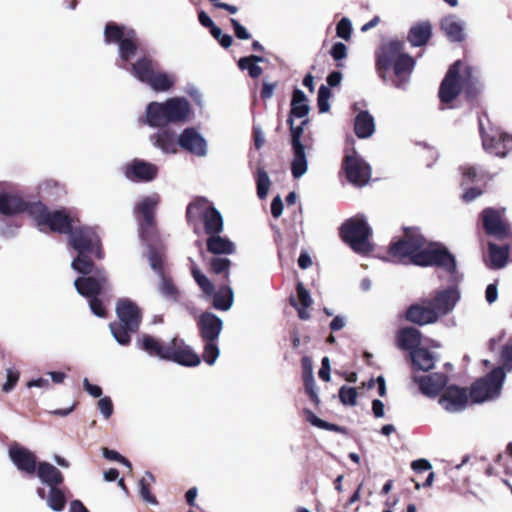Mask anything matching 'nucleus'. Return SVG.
Listing matches in <instances>:
<instances>
[{"instance_id":"obj_1","label":"nucleus","mask_w":512,"mask_h":512,"mask_svg":"<svg viewBox=\"0 0 512 512\" xmlns=\"http://www.w3.org/2000/svg\"><path fill=\"white\" fill-rule=\"evenodd\" d=\"M396 261L418 266L437 265L450 274L456 270L454 257L438 244L427 243L416 231L407 232L405 236L391 245L389 250Z\"/></svg>"},{"instance_id":"obj_2","label":"nucleus","mask_w":512,"mask_h":512,"mask_svg":"<svg viewBox=\"0 0 512 512\" xmlns=\"http://www.w3.org/2000/svg\"><path fill=\"white\" fill-rule=\"evenodd\" d=\"M69 233V244L78 252L77 257L71 262V267L83 275H89L93 270V262L87 254L94 253L98 259L104 256L99 236L91 227H72Z\"/></svg>"},{"instance_id":"obj_3","label":"nucleus","mask_w":512,"mask_h":512,"mask_svg":"<svg viewBox=\"0 0 512 512\" xmlns=\"http://www.w3.org/2000/svg\"><path fill=\"white\" fill-rule=\"evenodd\" d=\"M478 84L475 70L461 61H456L440 85L439 97L442 102L449 103L461 90H465L468 97H473L479 91Z\"/></svg>"},{"instance_id":"obj_4","label":"nucleus","mask_w":512,"mask_h":512,"mask_svg":"<svg viewBox=\"0 0 512 512\" xmlns=\"http://www.w3.org/2000/svg\"><path fill=\"white\" fill-rule=\"evenodd\" d=\"M118 323H111L110 330L120 345H127L131 341L130 333L137 331L142 314L140 308L130 299H120L116 305Z\"/></svg>"},{"instance_id":"obj_5","label":"nucleus","mask_w":512,"mask_h":512,"mask_svg":"<svg viewBox=\"0 0 512 512\" xmlns=\"http://www.w3.org/2000/svg\"><path fill=\"white\" fill-rule=\"evenodd\" d=\"M131 73L142 83L156 92L169 91L175 84L176 76L164 71H156L154 62L143 57L134 63L131 67Z\"/></svg>"},{"instance_id":"obj_6","label":"nucleus","mask_w":512,"mask_h":512,"mask_svg":"<svg viewBox=\"0 0 512 512\" xmlns=\"http://www.w3.org/2000/svg\"><path fill=\"white\" fill-rule=\"evenodd\" d=\"M201 338L204 341L203 360L213 365L220 355L217 340L223 328L222 320L213 313H203L198 321Z\"/></svg>"},{"instance_id":"obj_7","label":"nucleus","mask_w":512,"mask_h":512,"mask_svg":"<svg viewBox=\"0 0 512 512\" xmlns=\"http://www.w3.org/2000/svg\"><path fill=\"white\" fill-rule=\"evenodd\" d=\"M342 239L359 254H367L372 250L369 240L371 228L363 217H354L342 224L340 229Z\"/></svg>"},{"instance_id":"obj_8","label":"nucleus","mask_w":512,"mask_h":512,"mask_svg":"<svg viewBox=\"0 0 512 512\" xmlns=\"http://www.w3.org/2000/svg\"><path fill=\"white\" fill-rule=\"evenodd\" d=\"M29 215L40 231L49 229L54 232L68 233L72 229V220L63 211H48L40 202L30 204Z\"/></svg>"},{"instance_id":"obj_9","label":"nucleus","mask_w":512,"mask_h":512,"mask_svg":"<svg viewBox=\"0 0 512 512\" xmlns=\"http://www.w3.org/2000/svg\"><path fill=\"white\" fill-rule=\"evenodd\" d=\"M506 378L502 367L494 368L490 373L478 379L471 387L470 396L474 403H483L498 398Z\"/></svg>"},{"instance_id":"obj_10","label":"nucleus","mask_w":512,"mask_h":512,"mask_svg":"<svg viewBox=\"0 0 512 512\" xmlns=\"http://www.w3.org/2000/svg\"><path fill=\"white\" fill-rule=\"evenodd\" d=\"M104 36L107 44L114 43L119 46V57L122 61H129L135 56L138 40L132 29L118 26L115 23H108L105 27Z\"/></svg>"},{"instance_id":"obj_11","label":"nucleus","mask_w":512,"mask_h":512,"mask_svg":"<svg viewBox=\"0 0 512 512\" xmlns=\"http://www.w3.org/2000/svg\"><path fill=\"white\" fill-rule=\"evenodd\" d=\"M186 217L189 222L201 217L205 232L210 235L220 234L223 230V218L220 212L204 199L196 200L187 207Z\"/></svg>"},{"instance_id":"obj_12","label":"nucleus","mask_w":512,"mask_h":512,"mask_svg":"<svg viewBox=\"0 0 512 512\" xmlns=\"http://www.w3.org/2000/svg\"><path fill=\"white\" fill-rule=\"evenodd\" d=\"M480 132L482 145L485 151L497 157H505L512 151V137L497 128H490L486 131L480 120Z\"/></svg>"},{"instance_id":"obj_13","label":"nucleus","mask_w":512,"mask_h":512,"mask_svg":"<svg viewBox=\"0 0 512 512\" xmlns=\"http://www.w3.org/2000/svg\"><path fill=\"white\" fill-rule=\"evenodd\" d=\"M343 169L347 180L358 187L365 186L371 178L370 166L355 150L345 155Z\"/></svg>"},{"instance_id":"obj_14","label":"nucleus","mask_w":512,"mask_h":512,"mask_svg":"<svg viewBox=\"0 0 512 512\" xmlns=\"http://www.w3.org/2000/svg\"><path fill=\"white\" fill-rule=\"evenodd\" d=\"M91 273L93 275L79 277L74 281L77 292L86 298L97 296L109 287L107 274L104 270L93 268Z\"/></svg>"},{"instance_id":"obj_15","label":"nucleus","mask_w":512,"mask_h":512,"mask_svg":"<svg viewBox=\"0 0 512 512\" xmlns=\"http://www.w3.org/2000/svg\"><path fill=\"white\" fill-rule=\"evenodd\" d=\"M291 144L293 150V159L291 162V173L296 179L301 178L308 170V160L305 153V147L301 142L302 126H294L290 121Z\"/></svg>"},{"instance_id":"obj_16","label":"nucleus","mask_w":512,"mask_h":512,"mask_svg":"<svg viewBox=\"0 0 512 512\" xmlns=\"http://www.w3.org/2000/svg\"><path fill=\"white\" fill-rule=\"evenodd\" d=\"M30 205L23 198L15 193L11 184L0 183V214L11 216L27 210L29 212Z\"/></svg>"},{"instance_id":"obj_17","label":"nucleus","mask_w":512,"mask_h":512,"mask_svg":"<svg viewBox=\"0 0 512 512\" xmlns=\"http://www.w3.org/2000/svg\"><path fill=\"white\" fill-rule=\"evenodd\" d=\"M178 145L181 149L197 157H205L208 153L206 139L193 127L186 128L182 131L178 136Z\"/></svg>"},{"instance_id":"obj_18","label":"nucleus","mask_w":512,"mask_h":512,"mask_svg":"<svg viewBox=\"0 0 512 512\" xmlns=\"http://www.w3.org/2000/svg\"><path fill=\"white\" fill-rule=\"evenodd\" d=\"M166 360L189 367L197 366L201 362L199 356L183 340L176 337L169 343Z\"/></svg>"},{"instance_id":"obj_19","label":"nucleus","mask_w":512,"mask_h":512,"mask_svg":"<svg viewBox=\"0 0 512 512\" xmlns=\"http://www.w3.org/2000/svg\"><path fill=\"white\" fill-rule=\"evenodd\" d=\"M403 44L399 41H390L384 44L377 53L376 67L379 76L385 80L386 73L402 55Z\"/></svg>"},{"instance_id":"obj_20","label":"nucleus","mask_w":512,"mask_h":512,"mask_svg":"<svg viewBox=\"0 0 512 512\" xmlns=\"http://www.w3.org/2000/svg\"><path fill=\"white\" fill-rule=\"evenodd\" d=\"M9 458L18 470L25 472L29 475L36 473L37 458L36 455L29 449L13 444L8 451Z\"/></svg>"},{"instance_id":"obj_21","label":"nucleus","mask_w":512,"mask_h":512,"mask_svg":"<svg viewBox=\"0 0 512 512\" xmlns=\"http://www.w3.org/2000/svg\"><path fill=\"white\" fill-rule=\"evenodd\" d=\"M160 201L158 194H153L144 197L136 206V211L143 216L141 223V237L143 240L148 241L150 230L154 224V211Z\"/></svg>"},{"instance_id":"obj_22","label":"nucleus","mask_w":512,"mask_h":512,"mask_svg":"<svg viewBox=\"0 0 512 512\" xmlns=\"http://www.w3.org/2000/svg\"><path fill=\"white\" fill-rule=\"evenodd\" d=\"M460 294L456 287H448L436 293L434 298L430 301V305L438 318L439 316L450 313L457 302L459 301Z\"/></svg>"},{"instance_id":"obj_23","label":"nucleus","mask_w":512,"mask_h":512,"mask_svg":"<svg viewBox=\"0 0 512 512\" xmlns=\"http://www.w3.org/2000/svg\"><path fill=\"white\" fill-rule=\"evenodd\" d=\"M148 261L150 263L151 268L159 275L161 281L159 285V291L163 297L167 300L176 301L177 299V289L173 285V283L164 276L162 271V255L153 249H150L148 252Z\"/></svg>"},{"instance_id":"obj_24","label":"nucleus","mask_w":512,"mask_h":512,"mask_svg":"<svg viewBox=\"0 0 512 512\" xmlns=\"http://www.w3.org/2000/svg\"><path fill=\"white\" fill-rule=\"evenodd\" d=\"M468 403V394L466 389L457 386H449L439 399V404L444 410L450 413H456L464 410Z\"/></svg>"},{"instance_id":"obj_25","label":"nucleus","mask_w":512,"mask_h":512,"mask_svg":"<svg viewBox=\"0 0 512 512\" xmlns=\"http://www.w3.org/2000/svg\"><path fill=\"white\" fill-rule=\"evenodd\" d=\"M482 221L484 229L489 235L503 239L509 233L508 225L502 218L499 210L493 208L485 209L482 212Z\"/></svg>"},{"instance_id":"obj_26","label":"nucleus","mask_w":512,"mask_h":512,"mask_svg":"<svg viewBox=\"0 0 512 512\" xmlns=\"http://www.w3.org/2000/svg\"><path fill=\"white\" fill-rule=\"evenodd\" d=\"M158 173V168L143 160H134L126 166L125 175L130 180L151 181Z\"/></svg>"},{"instance_id":"obj_27","label":"nucleus","mask_w":512,"mask_h":512,"mask_svg":"<svg viewBox=\"0 0 512 512\" xmlns=\"http://www.w3.org/2000/svg\"><path fill=\"white\" fill-rule=\"evenodd\" d=\"M413 380L419 385L420 391L428 397L437 396L448 382L447 376L441 373L421 377L414 376Z\"/></svg>"},{"instance_id":"obj_28","label":"nucleus","mask_w":512,"mask_h":512,"mask_svg":"<svg viewBox=\"0 0 512 512\" xmlns=\"http://www.w3.org/2000/svg\"><path fill=\"white\" fill-rule=\"evenodd\" d=\"M309 105L308 100L304 92L300 89H295L293 92V97L291 101V111L290 116L288 118V124L290 125V121L294 124V118L301 119V122L298 126L304 127L308 123V113H309Z\"/></svg>"},{"instance_id":"obj_29","label":"nucleus","mask_w":512,"mask_h":512,"mask_svg":"<svg viewBox=\"0 0 512 512\" xmlns=\"http://www.w3.org/2000/svg\"><path fill=\"white\" fill-rule=\"evenodd\" d=\"M414 66L415 61L410 55L402 53V55L398 57L396 62L392 65L397 78L394 82L395 87L398 89L406 88Z\"/></svg>"},{"instance_id":"obj_30","label":"nucleus","mask_w":512,"mask_h":512,"mask_svg":"<svg viewBox=\"0 0 512 512\" xmlns=\"http://www.w3.org/2000/svg\"><path fill=\"white\" fill-rule=\"evenodd\" d=\"M170 123L185 122L188 120L191 108L187 99L173 97L166 101Z\"/></svg>"},{"instance_id":"obj_31","label":"nucleus","mask_w":512,"mask_h":512,"mask_svg":"<svg viewBox=\"0 0 512 512\" xmlns=\"http://www.w3.org/2000/svg\"><path fill=\"white\" fill-rule=\"evenodd\" d=\"M432 36V25L429 21L413 24L408 32L407 40L413 47H422L428 43Z\"/></svg>"},{"instance_id":"obj_32","label":"nucleus","mask_w":512,"mask_h":512,"mask_svg":"<svg viewBox=\"0 0 512 512\" xmlns=\"http://www.w3.org/2000/svg\"><path fill=\"white\" fill-rule=\"evenodd\" d=\"M145 122L151 127H162L170 123L166 101L149 103L146 108Z\"/></svg>"},{"instance_id":"obj_33","label":"nucleus","mask_w":512,"mask_h":512,"mask_svg":"<svg viewBox=\"0 0 512 512\" xmlns=\"http://www.w3.org/2000/svg\"><path fill=\"white\" fill-rule=\"evenodd\" d=\"M153 146L159 148L163 153H176L178 137L170 129H162L150 137Z\"/></svg>"},{"instance_id":"obj_34","label":"nucleus","mask_w":512,"mask_h":512,"mask_svg":"<svg viewBox=\"0 0 512 512\" xmlns=\"http://www.w3.org/2000/svg\"><path fill=\"white\" fill-rule=\"evenodd\" d=\"M465 23L455 15H449L442 19L441 28L452 42H461L465 38Z\"/></svg>"},{"instance_id":"obj_35","label":"nucleus","mask_w":512,"mask_h":512,"mask_svg":"<svg viewBox=\"0 0 512 512\" xmlns=\"http://www.w3.org/2000/svg\"><path fill=\"white\" fill-rule=\"evenodd\" d=\"M37 476L43 484L50 487L58 486L63 482L61 471L48 462H40L36 468Z\"/></svg>"},{"instance_id":"obj_36","label":"nucleus","mask_w":512,"mask_h":512,"mask_svg":"<svg viewBox=\"0 0 512 512\" xmlns=\"http://www.w3.org/2000/svg\"><path fill=\"white\" fill-rule=\"evenodd\" d=\"M137 345L150 356H156L162 360H166L169 344L163 345L156 338L145 334L141 338L137 339Z\"/></svg>"},{"instance_id":"obj_37","label":"nucleus","mask_w":512,"mask_h":512,"mask_svg":"<svg viewBox=\"0 0 512 512\" xmlns=\"http://www.w3.org/2000/svg\"><path fill=\"white\" fill-rule=\"evenodd\" d=\"M297 297V301L294 298H291L290 303L294 308L297 309L298 316L300 319L308 320L310 318L308 308L312 305L313 299L309 291L304 287L303 283L301 282L297 284Z\"/></svg>"},{"instance_id":"obj_38","label":"nucleus","mask_w":512,"mask_h":512,"mask_svg":"<svg viewBox=\"0 0 512 512\" xmlns=\"http://www.w3.org/2000/svg\"><path fill=\"white\" fill-rule=\"evenodd\" d=\"M36 493L40 499L46 500V504L51 510L60 512L65 508V495L57 486L49 488L47 497L45 496L44 488H38Z\"/></svg>"},{"instance_id":"obj_39","label":"nucleus","mask_w":512,"mask_h":512,"mask_svg":"<svg viewBox=\"0 0 512 512\" xmlns=\"http://www.w3.org/2000/svg\"><path fill=\"white\" fill-rule=\"evenodd\" d=\"M421 342V334L418 329L406 327L397 333L398 346L403 350H416Z\"/></svg>"},{"instance_id":"obj_40","label":"nucleus","mask_w":512,"mask_h":512,"mask_svg":"<svg viewBox=\"0 0 512 512\" xmlns=\"http://www.w3.org/2000/svg\"><path fill=\"white\" fill-rule=\"evenodd\" d=\"M406 317L409 321L419 325H425L433 323L437 320V317L429 304L427 307L424 306H412L408 309Z\"/></svg>"},{"instance_id":"obj_41","label":"nucleus","mask_w":512,"mask_h":512,"mask_svg":"<svg viewBox=\"0 0 512 512\" xmlns=\"http://www.w3.org/2000/svg\"><path fill=\"white\" fill-rule=\"evenodd\" d=\"M355 133L359 138H369L375 132V122L368 111H361L355 118Z\"/></svg>"},{"instance_id":"obj_42","label":"nucleus","mask_w":512,"mask_h":512,"mask_svg":"<svg viewBox=\"0 0 512 512\" xmlns=\"http://www.w3.org/2000/svg\"><path fill=\"white\" fill-rule=\"evenodd\" d=\"M410 357L415 368L428 371L435 365V356L424 348H417L410 352Z\"/></svg>"},{"instance_id":"obj_43","label":"nucleus","mask_w":512,"mask_h":512,"mask_svg":"<svg viewBox=\"0 0 512 512\" xmlns=\"http://www.w3.org/2000/svg\"><path fill=\"white\" fill-rule=\"evenodd\" d=\"M207 249L213 254H232L235 246L230 240L214 234L207 239Z\"/></svg>"},{"instance_id":"obj_44","label":"nucleus","mask_w":512,"mask_h":512,"mask_svg":"<svg viewBox=\"0 0 512 512\" xmlns=\"http://www.w3.org/2000/svg\"><path fill=\"white\" fill-rule=\"evenodd\" d=\"M234 293L230 286H222L213 298V306L217 310L227 311L233 305Z\"/></svg>"},{"instance_id":"obj_45","label":"nucleus","mask_w":512,"mask_h":512,"mask_svg":"<svg viewBox=\"0 0 512 512\" xmlns=\"http://www.w3.org/2000/svg\"><path fill=\"white\" fill-rule=\"evenodd\" d=\"M508 248L499 247L493 243L489 244L490 267L494 269L503 268L507 263Z\"/></svg>"},{"instance_id":"obj_46","label":"nucleus","mask_w":512,"mask_h":512,"mask_svg":"<svg viewBox=\"0 0 512 512\" xmlns=\"http://www.w3.org/2000/svg\"><path fill=\"white\" fill-rule=\"evenodd\" d=\"M264 58L256 55L240 58L238 66L241 70H247L252 78H257L262 74V68L257 65L263 62Z\"/></svg>"},{"instance_id":"obj_47","label":"nucleus","mask_w":512,"mask_h":512,"mask_svg":"<svg viewBox=\"0 0 512 512\" xmlns=\"http://www.w3.org/2000/svg\"><path fill=\"white\" fill-rule=\"evenodd\" d=\"M155 481L154 476L150 472H146L145 476L139 480V493L141 498L150 504H157L156 498L150 493V485Z\"/></svg>"},{"instance_id":"obj_48","label":"nucleus","mask_w":512,"mask_h":512,"mask_svg":"<svg viewBox=\"0 0 512 512\" xmlns=\"http://www.w3.org/2000/svg\"><path fill=\"white\" fill-rule=\"evenodd\" d=\"M256 186H257V195L260 199H265L268 195L271 180L268 173L264 168H258L256 173Z\"/></svg>"},{"instance_id":"obj_49","label":"nucleus","mask_w":512,"mask_h":512,"mask_svg":"<svg viewBox=\"0 0 512 512\" xmlns=\"http://www.w3.org/2000/svg\"><path fill=\"white\" fill-rule=\"evenodd\" d=\"M304 414H305L306 420L311 425H313V426H315L317 428L328 430V431H335V432H341L342 431L341 427H339V426H337L335 424H332V423H328V422L320 419L311 410L305 409L304 410Z\"/></svg>"},{"instance_id":"obj_50","label":"nucleus","mask_w":512,"mask_h":512,"mask_svg":"<svg viewBox=\"0 0 512 512\" xmlns=\"http://www.w3.org/2000/svg\"><path fill=\"white\" fill-rule=\"evenodd\" d=\"M191 272L194 280L203 292L207 295H212L214 292L213 283L198 269L196 265L191 268Z\"/></svg>"},{"instance_id":"obj_51","label":"nucleus","mask_w":512,"mask_h":512,"mask_svg":"<svg viewBox=\"0 0 512 512\" xmlns=\"http://www.w3.org/2000/svg\"><path fill=\"white\" fill-rule=\"evenodd\" d=\"M231 261L225 257H213L210 260L211 271L215 274H223L225 279L229 277Z\"/></svg>"},{"instance_id":"obj_52","label":"nucleus","mask_w":512,"mask_h":512,"mask_svg":"<svg viewBox=\"0 0 512 512\" xmlns=\"http://www.w3.org/2000/svg\"><path fill=\"white\" fill-rule=\"evenodd\" d=\"M357 395V391L353 387L342 386L339 390V398L344 405L355 406Z\"/></svg>"},{"instance_id":"obj_53","label":"nucleus","mask_w":512,"mask_h":512,"mask_svg":"<svg viewBox=\"0 0 512 512\" xmlns=\"http://www.w3.org/2000/svg\"><path fill=\"white\" fill-rule=\"evenodd\" d=\"M331 97V91L325 85L320 86L318 90V108L320 113H326L330 109L329 99Z\"/></svg>"},{"instance_id":"obj_54","label":"nucleus","mask_w":512,"mask_h":512,"mask_svg":"<svg viewBox=\"0 0 512 512\" xmlns=\"http://www.w3.org/2000/svg\"><path fill=\"white\" fill-rule=\"evenodd\" d=\"M20 377V373L14 367L6 369V381L2 385V390L6 393L11 392L16 386Z\"/></svg>"},{"instance_id":"obj_55","label":"nucleus","mask_w":512,"mask_h":512,"mask_svg":"<svg viewBox=\"0 0 512 512\" xmlns=\"http://www.w3.org/2000/svg\"><path fill=\"white\" fill-rule=\"evenodd\" d=\"M351 32H352L351 21L346 17L342 18L338 22L337 27H336L337 36L348 41L351 37Z\"/></svg>"},{"instance_id":"obj_56","label":"nucleus","mask_w":512,"mask_h":512,"mask_svg":"<svg viewBox=\"0 0 512 512\" xmlns=\"http://www.w3.org/2000/svg\"><path fill=\"white\" fill-rule=\"evenodd\" d=\"M304 381H305V389H306L307 394L310 396V398L315 403H318L319 398H318V394L316 392L315 380L313 377L312 370H310V372H308L307 374L305 373Z\"/></svg>"},{"instance_id":"obj_57","label":"nucleus","mask_w":512,"mask_h":512,"mask_svg":"<svg viewBox=\"0 0 512 512\" xmlns=\"http://www.w3.org/2000/svg\"><path fill=\"white\" fill-rule=\"evenodd\" d=\"M102 453H103V457H105L106 459L120 462L131 470L132 466H131L130 461L128 459H126L125 457H123L117 451L110 450L108 448H103Z\"/></svg>"},{"instance_id":"obj_58","label":"nucleus","mask_w":512,"mask_h":512,"mask_svg":"<svg viewBox=\"0 0 512 512\" xmlns=\"http://www.w3.org/2000/svg\"><path fill=\"white\" fill-rule=\"evenodd\" d=\"M98 409L105 419L113 414V403L109 397L100 398L98 401Z\"/></svg>"},{"instance_id":"obj_59","label":"nucleus","mask_w":512,"mask_h":512,"mask_svg":"<svg viewBox=\"0 0 512 512\" xmlns=\"http://www.w3.org/2000/svg\"><path fill=\"white\" fill-rule=\"evenodd\" d=\"M330 54L335 61H340V60L346 58L347 47L344 43L337 42L332 46Z\"/></svg>"},{"instance_id":"obj_60","label":"nucleus","mask_w":512,"mask_h":512,"mask_svg":"<svg viewBox=\"0 0 512 512\" xmlns=\"http://www.w3.org/2000/svg\"><path fill=\"white\" fill-rule=\"evenodd\" d=\"M462 174L464 183L479 181L483 178V175L480 174L475 167L463 168Z\"/></svg>"},{"instance_id":"obj_61","label":"nucleus","mask_w":512,"mask_h":512,"mask_svg":"<svg viewBox=\"0 0 512 512\" xmlns=\"http://www.w3.org/2000/svg\"><path fill=\"white\" fill-rule=\"evenodd\" d=\"M89 299V306L92 313L98 317H105L106 310L103 303L96 296L90 297Z\"/></svg>"},{"instance_id":"obj_62","label":"nucleus","mask_w":512,"mask_h":512,"mask_svg":"<svg viewBox=\"0 0 512 512\" xmlns=\"http://www.w3.org/2000/svg\"><path fill=\"white\" fill-rule=\"evenodd\" d=\"M231 21V24L233 26V29H234V33H235V36L238 38V39H241V40H248L251 38V34L247 31V29L242 26L236 19L234 18H231L230 19Z\"/></svg>"},{"instance_id":"obj_63","label":"nucleus","mask_w":512,"mask_h":512,"mask_svg":"<svg viewBox=\"0 0 512 512\" xmlns=\"http://www.w3.org/2000/svg\"><path fill=\"white\" fill-rule=\"evenodd\" d=\"M498 298V288L496 283H491L485 291V299L489 304H493Z\"/></svg>"},{"instance_id":"obj_64","label":"nucleus","mask_w":512,"mask_h":512,"mask_svg":"<svg viewBox=\"0 0 512 512\" xmlns=\"http://www.w3.org/2000/svg\"><path fill=\"white\" fill-rule=\"evenodd\" d=\"M504 366L512 370V343L507 344L503 351Z\"/></svg>"}]
</instances>
